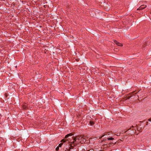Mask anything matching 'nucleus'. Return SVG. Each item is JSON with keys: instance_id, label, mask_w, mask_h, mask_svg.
<instances>
[{"instance_id": "nucleus-1", "label": "nucleus", "mask_w": 151, "mask_h": 151, "mask_svg": "<svg viewBox=\"0 0 151 151\" xmlns=\"http://www.w3.org/2000/svg\"><path fill=\"white\" fill-rule=\"evenodd\" d=\"M73 134L72 133H70L66 135L65 137V139H63L61 140V142H68V143L73 145H75V143L73 142V140L75 137H71Z\"/></svg>"}, {"instance_id": "nucleus-2", "label": "nucleus", "mask_w": 151, "mask_h": 151, "mask_svg": "<svg viewBox=\"0 0 151 151\" xmlns=\"http://www.w3.org/2000/svg\"><path fill=\"white\" fill-rule=\"evenodd\" d=\"M73 141V142H75V145L79 144V143L81 144L84 143L86 142V139L84 136L78 135L75 137Z\"/></svg>"}, {"instance_id": "nucleus-3", "label": "nucleus", "mask_w": 151, "mask_h": 151, "mask_svg": "<svg viewBox=\"0 0 151 151\" xmlns=\"http://www.w3.org/2000/svg\"><path fill=\"white\" fill-rule=\"evenodd\" d=\"M146 5H143L140 6L138 9V10H142L144 8H145L146 7Z\"/></svg>"}, {"instance_id": "nucleus-4", "label": "nucleus", "mask_w": 151, "mask_h": 151, "mask_svg": "<svg viewBox=\"0 0 151 151\" xmlns=\"http://www.w3.org/2000/svg\"><path fill=\"white\" fill-rule=\"evenodd\" d=\"M114 43H115L118 46H122V44H121L119 42H118L117 41H116V40H115L114 41Z\"/></svg>"}, {"instance_id": "nucleus-5", "label": "nucleus", "mask_w": 151, "mask_h": 151, "mask_svg": "<svg viewBox=\"0 0 151 151\" xmlns=\"http://www.w3.org/2000/svg\"><path fill=\"white\" fill-rule=\"evenodd\" d=\"M114 139V138L113 137H108L107 138V139L108 140H112Z\"/></svg>"}, {"instance_id": "nucleus-6", "label": "nucleus", "mask_w": 151, "mask_h": 151, "mask_svg": "<svg viewBox=\"0 0 151 151\" xmlns=\"http://www.w3.org/2000/svg\"><path fill=\"white\" fill-rule=\"evenodd\" d=\"M90 123L91 126H93V125L94 123L93 122L91 121L90 122Z\"/></svg>"}, {"instance_id": "nucleus-7", "label": "nucleus", "mask_w": 151, "mask_h": 151, "mask_svg": "<svg viewBox=\"0 0 151 151\" xmlns=\"http://www.w3.org/2000/svg\"><path fill=\"white\" fill-rule=\"evenodd\" d=\"M62 142V143H60V144H59V145H58L59 147H61L62 146V145H63V144L64 143L63 142Z\"/></svg>"}, {"instance_id": "nucleus-8", "label": "nucleus", "mask_w": 151, "mask_h": 151, "mask_svg": "<svg viewBox=\"0 0 151 151\" xmlns=\"http://www.w3.org/2000/svg\"><path fill=\"white\" fill-rule=\"evenodd\" d=\"M59 147H57L56 148V150H57V151H58L59 150Z\"/></svg>"}, {"instance_id": "nucleus-9", "label": "nucleus", "mask_w": 151, "mask_h": 151, "mask_svg": "<svg viewBox=\"0 0 151 151\" xmlns=\"http://www.w3.org/2000/svg\"><path fill=\"white\" fill-rule=\"evenodd\" d=\"M111 133H110V132H108V133H107V134L109 135H110L111 134Z\"/></svg>"}, {"instance_id": "nucleus-10", "label": "nucleus", "mask_w": 151, "mask_h": 151, "mask_svg": "<svg viewBox=\"0 0 151 151\" xmlns=\"http://www.w3.org/2000/svg\"><path fill=\"white\" fill-rule=\"evenodd\" d=\"M88 151H93V150H91Z\"/></svg>"}, {"instance_id": "nucleus-11", "label": "nucleus", "mask_w": 151, "mask_h": 151, "mask_svg": "<svg viewBox=\"0 0 151 151\" xmlns=\"http://www.w3.org/2000/svg\"><path fill=\"white\" fill-rule=\"evenodd\" d=\"M120 135V134L119 133V134H118L117 135V136H119Z\"/></svg>"}, {"instance_id": "nucleus-12", "label": "nucleus", "mask_w": 151, "mask_h": 151, "mask_svg": "<svg viewBox=\"0 0 151 151\" xmlns=\"http://www.w3.org/2000/svg\"><path fill=\"white\" fill-rule=\"evenodd\" d=\"M148 120L150 122H151V119H148Z\"/></svg>"}, {"instance_id": "nucleus-13", "label": "nucleus", "mask_w": 151, "mask_h": 151, "mask_svg": "<svg viewBox=\"0 0 151 151\" xmlns=\"http://www.w3.org/2000/svg\"><path fill=\"white\" fill-rule=\"evenodd\" d=\"M105 135H103V136H102L101 137H101H104V136H105Z\"/></svg>"}]
</instances>
